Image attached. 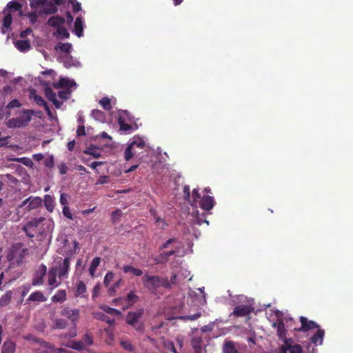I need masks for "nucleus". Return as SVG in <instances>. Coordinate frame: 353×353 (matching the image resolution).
<instances>
[{
  "instance_id": "obj_33",
  "label": "nucleus",
  "mask_w": 353,
  "mask_h": 353,
  "mask_svg": "<svg viewBox=\"0 0 353 353\" xmlns=\"http://www.w3.org/2000/svg\"><path fill=\"white\" fill-rule=\"evenodd\" d=\"M84 153L97 159L101 156V150L99 148L91 145L86 148Z\"/></svg>"
},
{
  "instance_id": "obj_24",
  "label": "nucleus",
  "mask_w": 353,
  "mask_h": 353,
  "mask_svg": "<svg viewBox=\"0 0 353 353\" xmlns=\"http://www.w3.org/2000/svg\"><path fill=\"white\" fill-rule=\"evenodd\" d=\"M84 28L83 20L81 17H79L74 21V32L78 37L83 36V31Z\"/></svg>"
},
{
  "instance_id": "obj_4",
  "label": "nucleus",
  "mask_w": 353,
  "mask_h": 353,
  "mask_svg": "<svg viewBox=\"0 0 353 353\" xmlns=\"http://www.w3.org/2000/svg\"><path fill=\"white\" fill-rule=\"evenodd\" d=\"M177 275L174 274L172 275L170 280L168 278H161L159 276H145L143 277L144 285L146 288L152 291H154L157 288L163 286L165 288H170L177 283L176 281Z\"/></svg>"
},
{
  "instance_id": "obj_36",
  "label": "nucleus",
  "mask_w": 353,
  "mask_h": 353,
  "mask_svg": "<svg viewBox=\"0 0 353 353\" xmlns=\"http://www.w3.org/2000/svg\"><path fill=\"white\" fill-rule=\"evenodd\" d=\"M123 271L125 273H130L134 276H141L143 274V271L141 270L135 268L130 265H125L123 268Z\"/></svg>"
},
{
  "instance_id": "obj_19",
  "label": "nucleus",
  "mask_w": 353,
  "mask_h": 353,
  "mask_svg": "<svg viewBox=\"0 0 353 353\" xmlns=\"http://www.w3.org/2000/svg\"><path fill=\"white\" fill-rule=\"evenodd\" d=\"M120 126V130L124 132L125 134H130L132 131L137 130L138 128V126L135 123H132L131 122H125L122 120L121 121V123L119 124Z\"/></svg>"
},
{
  "instance_id": "obj_43",
  "label": "nucleus",
  "mask_w": 353,
  "mask_h": 353,
  "mask_svg": "<svg viewBox=\"0 0 353 353\" xmlns=\"http://www.w3.org/2000/svg\"><path fill=\"white\" fill-rule=\"evenodd\" d=\"M46 3V0H30V6L34 9H41Z\"/></svg>"
},
{
  "instance_id": "obj_49",
  "label": "nucleus",
  "mask_w": 353,
  "mask_h": 353,
  "mask_svg": "<svg viewBox=\"0 0 353 353\" xmlns=\"http://www.w3.org/2000/svg\"><path fill=\"white\" fill-rule=\"evenodd\" d=\"M0 179L6 181V183H16L17 182V179L9 174L0 175Z\"/></svg>"
},
{
  "instance_id": "obj_8",
  "label": "nucleus",
  "mask_w": 353,
  "mask_h": 353,
  "mask_svg": "<svg viewBox=\"0 0 353 353\" xmlns=\"http://www.w3.org/2000/svg\"><path fill=\"white\" fill-rule=\"evenodd\" d=\"M28 254V249L23 247L21 244H14L12 246L8 254V260L12 263H19Z\"/></svg>"
},
{
  "instance_id": "obj_28",
  "label": "nucleus",
  "mask_w": 353,
  "mask_h": 353,
  "mask_svg": "<svg viewBox=\"0 0 353 353\" xmlns=\"http://www.w3.org/2000/svg\"><path fill=\"white\" fill-rule=\"evenodd\" d=\"M12 298V292L11 290H8L0 297V307L8 305Z\"/></svg>"
},
{
  "instance_id": "obj_13",
  "label": "nucleus",
  "mask_w": 353,
  "mask_h": 353,
  "mask_svg": "<svg viewBox=\"0 0 353 353\" xmlns=\"http://www.w3.org/2000/svg\"><path fill=\"white\" fill-rule=\"evenodd\" d=\"M70 259L68 258H65L63 263H60L59 265H56L52 267V268L57 269V273L59 274V279H65L68 277V272L70 268Z\"/></svg>"
},
{
  "instance_id": "obj_59",
  "label": "nucleus",
  "mask_w": 353,
  "mask_h": 353,
  "mask_svg": "<svg viewBox=\"0 0 353 353\" xmlns=\"http://www.w3.org/2000/svg\"><path fill=\"white\" fill-rule=\"evenodd\" d=\"M68 195L65 193H61L60 196V203L63 206H67L68 203Z\"/></svg>"
},
{
  "instance_id": "obj_7",
  "label": "nucleus",
  "mask_w": 353,
  "mask_h": 353,
  "mask_svg": "<svg viewBox=\"0 0 353 353\" xmlns=\"http://www.w3.org/2000/svg\"><path fill=\"white\" fill-rule=\"evenodd\" d=\"M65 19L59 16H53L48 21V25L56 29L53 34L59 39H66L69 37V32L64 26Z\"/></svg>"
},
{
  "instance_id": "obj_15",
  "label": "nucleus",
  "mask_w": 353,
  "mask_h": 353,
  "mask_svg": "<svg viewBox=\"0 0 353 353\" xmlns=\"http://www.w3.org/2000/svg\"><path fill=\"white\" fill-rule=\"evenodd\" d=\"M42 199L39 196L29 197L25 199L21 204V207L26 206L28 204L27 210H31L37 208L41 205Z\"/></svg>"
},
{
  "instance_id": "obj_54",
  "label": "nucleus",
  "mask_w": 353,
  "mask_h": 353,
  "mask_svg": "<svg viewBox=\"0 0 353 353\" xmlns=\"http://www.w3.org/2000/svg\"><path fill=\"white\" fill-rule=\"evenodd\" d=\"M114 274L112 272H108L104 278V284L107 287L112 281L114 279Z\"/></svg>"
},
{
  "instance_id": "obj_5",
  "label": "nucleus",
  "mask_w": 353,
  "mask_h": 353,
  "mask_svg": "<svg viewBox=\"0 0 353 353\" xmlns=\"http://www.w3.org/2000/svg\"><path fill=\"white\" fill-rule=\"evenodd\" d=\"M146 147V143L143 138L135 136L132 138L126 148L124 157L126 161H129L133 157H139L142 150Z\"/></svg>"
},
{
  "instance_id": "obj_52",
  "label": "nucleus",
  "mask_w": 353,
  "mask_h": 353,
  "mask_svg": "<svg viewBox=\"0 0 353 353\" xmlns=\"http://www.w3.org/2000/svg\"><path fill=\"white\" fill-rule=\"evenodd\" d=\"M66 325H67V322L64 319H57L54 321V327L56 328L63 329V328H65Z\"/></svg>"
},
{
  "instance_id": "obj_46",
  "label": "nucleus",
  "mask_w": 353,
  "mask_h": 353,
  "mask_svg": "<svg viewBox=\"0 0 353 353\" xmlns=\"http://www.w3.org/2000/svg\"><path fill=\"white\" fill-rule=\"evenodd\" d=\"M224 353H237L232 342H226L223 346Z\"/></svg>"
},
{
  "instance_id": "obj_18",
  "label": "nucleus",
  "mask_w": 353,
  "mask_h": 353,
  "mask_svg": "<svg viewBox=\"0 0 353 353\" xmlns=\"http://www.w3.org/2000/svg\"><path fill=\"white\" fill-rule=\"evenodd\" d=\"M201 208L204 210H210L213 208L214 205V201L211 196H203L201 199Z\"/></svg>"
},
{
  "instance_id": "obj_29",
  "label": "nucleus",
  "mask_w": 353,
  "mask_h": 353,
  "mask_svg": "<svg viewBox=\"0 0 353 353\" xmlns=\"http://www.w3.org/2000/svg\"><path fill=\"white\" fill-rule=\"evenodd\" d=\"M192 345L196 353H202V347L204 344L200 337H194L192 340Z\"/></svg>"
},
{
  "instance_id": "obj_22",
  "label": "nucleus",
  "mask_w": 353,
  "mask_h": 353,
  "mask_svg": "<svg viewBox=\"0 0 353 353\" xmlns=\"http://www.w3.org/2000/svg\"><path fill=\"white\" fill-rule=\"evenodd\" d=\"M251 309L248 305H239L234 308L233 314L237 316H245L249 314Z\"/></svg>"
},
{
  "instance_id": "obj_27",
  "label": "nucleus",
  "mask_w": 353,
  "mask_h": 353,
  "mask_svg": "<svg viewBox=\"0 0 353 353\" xmlns=\"http://www.w3.org/2000/svg\"><path fill=\"white\" fill-rule=\"evenodd\" d=\"M92 315L94 319L105 321L110 325H113L115 322L114 319H110L101 312H94Z\"/></svg>"
},
{
  "instance_id": "obj_14",
  "label": "nucleus",
  "mask_w": 353,
  "mask_h": 353,
  "mask_svg": "<svg viewBox=\"0 0 353 353\" xmlns=\"http://www.w3.org/2000/svg\"><path fill=\"white\" fill-rule=\"evenodd\" d=\"M143 314V309H139L136 311L129 312L127 314L126 322L128 324L135 326Z\"/></svg>"
},
{
  "instance_id": "obj_25",
  "label": "nucleus",
  "mask_w": 353,
  "mask_h": 353,
  "mask_svg": "<svg viewBox=\"0 0 353 353\" xmlns=\"http://www.w3.org/2000/svg\"><path fill=\"white\" fill-rule=\"evenodd\" d=\"M16 345L11 341H6L1 347V353H14Z\"/></svg>"
},
{
  "instance_id": "obj_40",
  "label": "nucleus",
  "mask_w": 353,
  "mask_h": 353,
  "mask_svg": "<svg viewBox=\"0 0 353 353\" xmlns=\"http://www.w3.org/2000/svg\"><path fill=\"white\" fill-rule=\"evenodd\" d=\"M75 288L77 296H82L86 291V286L81 281H79L76 283Z\"/></svg>"
},
{
  "instance_id": "obj_34",
  "label": "nucleus",
  "mask_w": 353,
  "mask_h": 353,
  "mask_svg": "<svg viewBox=\"0 0 353 353\" xmlns=\"http://www.w3.org/2000/svg\"><path fill=\"white\" fill-rule=\"evenodd\" d=\"M101 259L99 257H95L92 259L89 268V273L92 277L95 276V272L100 264Z\"/></svg>"
},
{
  "instance_id": "obj_44",
  "label": "nucleus",
  "mask_w": 353,
  "mask_h": 353,
  "mask_svg": "<svg viewBox=\"0 0 353 353\" xmlns=\"http://www.w3.org/2000/svg\"><path fill=\"white\" fill-rule=\"evenodd\" d=\"M99 103L105 110H110L112 108V99L108 97L102 98Z\"/></svg>"
},
{
  "instance_id": "obj_55",
  "label": "nucleus",
  "mask_w": 353,
  "mask_h": 353,
  "mask_svg": "<svg viewBox=\"0 0 353 353\" xmlns=\"http://www.w3.org/2000/svg\"><path fill=\"white\" fill-rule=\"evenodd\" d=\"M121 281V280L118 281L113 285H112L111 287L109 288V289L108 290V293L110 296L114 295V294L116 292V289L119 287Z\"/></svg>"
},
{
  "instance_id": "obj_1",
  "label": "nucleus",
  "mask_w": 353,
  "mask_h": 353,
  "mask_svg": "<svg viewBox=\"0 0 353 353\" xmlns=\"http://www.w3.org/2000/svg\"><path fill=\"white\" fill-rule=\"evenodd\" d=\"M272 327L276 328L277 335L283 341L279 347V353H303L302 347L295 343L292 339H287V330L292 327V319L285 316L279 310H270L266 312Z\"/></svg>"
},
{
  "instance_id": "obj_10",
  "label": "nucleus",
  "mask_w": 353,
  "mask_h": 353,
  "mask_svg": "<svg viewBox=\"0 0 353 353\" xmlns=\"http://www.w3.org/2000/svg\"><path fill=\"white\" fill-rule=\"evenodd\" d=\"M62 315L71 320L74 325V330L70 331L69 337H74L77 335L76 332V322L77 321L79 316L78 310H71L69 308H64L62 310Z\"/></svg>"
},
{
  "instance_id": "obj_61",
  "label": "nucleus",
  "mask_w": 353,
  "mask_h": 353,
  "mask_svg": "<svg viewBox=\"0 0 353 353\" xmlns=\"http://www.w3.org/2000/svg\"><path fill=\"white\" fill-rule=\"evenodd\" d=\"M77 136H84L85 134V127L83 125H79L78 128L77 130Z\"/></svg>"
},
{
  "instance_id": "obj_9",
  "label": "nucleus",
  "mask_w": 353,
  "mask_h": 353,
  "mask_svg": "<svg viewBox=\"0 0 353 353\" xmlns=\"http://www.w3.org/2000/svg\"><path fill=\"white\" fill-rule=\"evenodd\" d=\"M31 120V113L29 110L23 111L16 118L9 119L6 123L9 128H21L27 125Z\"/></svg>"
},
{
  "instance_id": "obj_31",
  "label": "nucleus",
  "mask_w": 353,
  "mask_h": 353,
  "mask_svg": "<svg viewBox=\"0 0 353 353\" xmlns=\"http://www.w3.org/2000/svg\"><path fill=\"white\" fill-rule=\"evenodd\" d=\"M66 300V292L64 290H59L52 297V302L63 303Z\"/></svg>"
},
{
  "instance_id": "obj_56",
  "label": "nucleus",
  "mask_w": 353,
  "mask_h": 353,
  "mask_svg": "<svg viewBox=\"0 0 353 353\" xmlns=\"http://www.w3.org/2000/svg\"><path fill=\"white\" fill-rule=\"evenodd\" d=\"M82 342L83 343L84 345H90L93 343V339H92V336H90L88 334H86L84 336Z\"/></svg>"
},
{
  "instance_id": "obj_41",
  "label": "nucleus",
  "mask_w": 353,
  "mask_h": 353,
  "mask_svg": "<svg viewBox=\"0 0 353 353\" xmlns=\"http://www.w3.org/2000/svg\"><path fill=\"white\" fill-rule=\"evenodd\" d=\"M122 120L124 121V123L132 121L131 117H130V115L127 111L121 110V111L119 112V116H118L119 124L121 123V121H122Z\"/></svg>"
},
{
  "instance_id": "obj_50",
  "label": "nucleus",
  "mask_w": 353,
  "mask_h": 353,
  "mask_svg": "<svg viewBox=\"0 0 353 353\" xmlns=\"http://www.w3.org/2000/svg\"><path fill=\"white\" fill-rule=\"evenodd\" d=\"M37 226V222L36 221H30L28 224H26L23 227V230L26 232V234L30 237L34 236V234L30 233V231H28L32 227H36Z\"/></svg>"
},
{
  "instance_id": "obj_42",
  "label": "nucleus",
  "mask_w": 353,
  "mask_h": 353,
  "mask_svg": "<svg viewBox=\"0 0 353 353\" xmlns=\"http://www.w3.org/2000/svg\"><path fill=\"white\" fill-rule=\"evenodd\" d=\"M99 308L108 314H117V315L121 314V312L119 310L112 308V307H110L106 305H101L99 306Z\"/></svg>"
},
{
  "instance_id": "obj_3",
  "label": "nucleus",
  "mask_w": 353,
  "mask_h": 353,
  "mask_svg": "<svg viewBox=\"0 0 353 353\" xmlns=\"http://www.w3.org/2000/svg\"><path fill=\"white\" fill-rule=\"evenodd\" d=\"M171 248L169 252H164L154 259L157 263H163L168 261L169 256L176 254L179 257L183 256L188 253V250H185L176 239H170L161 246V249Z\"/></svg>"
},
{
  "instance_id": "obj_32",
  "label": "nucleus",
  "mask_w": 353,
  "mask_h": 353,
  "mask_svg": "<svg viewBox=\"0 0 353 353\" xmlns=\"http://www.w3.org/2000/svg\"><path fill=\"white\" fill-rule=\"evenodd\" d=\"M44 205L50 212H52L54 208V198L49 195L46 194L44 196Z\"/></svg>"
},
{
  "instance_id": "obj_62",
  "label": "nucleus",
  "mask_w": 353,
  "mask_h": 353,
  "mask_svg": "<svg viewBox=\"0 0 353 353\" xmlns=\"http://www.w3.org/2000/svg\"><path fill=\"white\" fill-rule=\"evenodd\" d=\"M100 290H101V287H100V285L98 284V285H96L94 288H93V290H92V298L94 299L96 298L99 292H100Z\"/></svg>"
},
{
  "instance_id": "obj_64",
  "label": "nucleus",
  "mask_w": 353,
  "mask_h": 353,
  "mask_svg": "<svg viewBox=\"0 0 353 353\" xmlns=\"http://www.w3.org/2000/svg\"><path fill=\"white\" fill-rule=\"evenodd\" d=\"M72 7L74 12H78L81 10V4L78 2H74L72 3Z\"/></svg>"
},
{
  "instance_id": "obj_2",
  "label": "nucleus",
  "mask_w": 353,
  "mask_h": 353,
  "mask_svg": "<svg viewBox=\"0 0 353 353\" xmlns=\"http://www.w3.org/2000/svg\"><path fill=\"white\" fill-rule=\"evenodd\" d=\"M77 84L72 79L68 78H61L59 83H54L56 89H61L57 95L51 88H46L45 92L48 99L52 102L57 108H60L63 100L70 98L72 91L76 88Z\"/></svg>"
},
{
  "instance_id": "obj_20",
  "label": "nucleus",
  "mask_w": 353,
  "mask_h": 353,
  "mask_svg": "<svg viewBox=\"0 0 353 353\" xmlns=\"http://www.w3.org/2000/svg\"><path fill=\"white\" fill-rule=\"evenodd\" d=\"M30 96H31V98H32L34 99V101L39 105L44 107V108H45L48 115L51 117H52V113H51V112L50 110V108L48 106L46 102L44 101V99L41 97L36 94L34 93V92H32Z\"/></svg>"
},
{
  "instance_id": "obj_39",
  "label": "nucleus",
  "mask_w": 353,
  "mask_h": 353,
  "mask_svg": "<svg viewBox=\"0 0 353 353\" xmlns=\"http://www.w3.org/2000/svg\"><path fill=\"white\" fill-rule=\"evenodd\" d=\"M57 49L60 50V51L61 52L64 53L63 54H69V52L72 49V46L69 43H60L57 46Z\"/></svg>"
},
{
  "instance_id": "obj_58",
  "label": "nucleus",
  "mask_w": 353,
  "mask_h": 353,
  "mask_svg": "<svg viewBox=\"0 0 353 353\" xmlns=\"http://www.w3.org/2000/svg\"><path fill=\"white\" fill-rule=\"evenodd\" d=\"M21 106L20 102L17 99L12 100L7 105V108H18Z\"/></svg>"
},
{
  "instance_id": "obj_45",
  "label": "nucleus",
  "mask_w": 353,
  "mask_h": 353,
  "mask_svg": "<svg viewBox=\"0 0 353 353\" xmlns=\"http://www.w3.org/2000/svg\"><path fill=\"white\" fill-rule=\"evenodd\" d=\"M201 316V313L200 312H197L194 314H192V315H185V316H177V317H174L173 319H181V320H183V321H195L197 319H199V317Z\"/></svg>"
},
{
  "instance_id": "obj_30",
  "label": "nucleus",
  "mask_w": 353,
  "mask_h": 353,
  "mask_svg": "<svg viewBox=\"0 0 353 353\" xmlns=\"http://www.w3.org/2000/svg\"><path fill=\"white\" fill-rule=\"evenodd\" d=\"M57 11V7L56 5L53 4L52 3L46 0V3L45 6L42 7L41 10H39V12H43L45 14H52L54 13Z\"/></svg>"
},
{
  "instance_id": "obj_60",
  "label": "nucleus",
  "mask_w": 353,
  "mask_h": 353,
  "mask_svg": "<svg viewBox=\"0 0 353 353\" xmlns=\"http://www.w3.org/2000/svg\"><path fill=\"white\" fill-rule=\"evenodd\" d=\"M68 167L65 163H62L59 165V170L61 174H64L68 172Z\"/></svg>"
},
{
  "instance_id": "obj_57",
  "label": "nucleus",
  "mask_w": 353,
  "mask_h": 353,
  "mask_svg": "<svg viewBox=\"0 0 353 353\" xmlns=\"http://www.w3.org/2000/svg\"><path fill=\"white\" fill-rule=\"evenodd\" d=\"M63 214L69 219H73L72 214L70 210V208L68 206H63Z\"/></svg>"
},
{
  "instance_id": "obj_6",
  "label": "nucleus",
  "mask_w": 353,
  "mask_h": 353,
  "mask_svg": "<svg viewBox=\"0 0 353 353\" xmlns=\"http://www.w3.org/2000/svg\"><path fill=\"white\" fill-rule=\"evenodd\" d=\"M21 6L17 1H11L7 4L6 8L0 13V20L3 21L1 32L5 34L12 23V13L14 12H21Z\"/></svg>"
},
{
  "instance_id": "obj_48",
  "label": "nucleus",
  "mask_w": 353,
  "mask_h": 353,
  "mask_svg": "<svg viewBox=\"0 0 353 353\" xmlns=\"http://www.w3.org/2000/svg\"><path fill=\"white\" fill-rule=\"evenodd\" d=\"M69 347L77 350H81L85 349L84 344L82 341H71Z\"/></svg>"
},
{
  "instance_id": "obj_12",
  "label": "nucleus",
  "mask_w": 353,
  "mask_h": 353,
  "mask_svg": "<svg viewBox=\"0 0 353 353\" xmlns=\"http://www.w3.org/2000/svg\"><path fill=\"white\" fill-rule=\"evenodd\" d=\"M137 300V296L133 293L130 292L126 299H116L114 300V304L115 305H123V308L125 309L133 305Z\"/></svg>"
},
{
  "instance_id": "obj_51",
  "label": "nucleus",
  "mask_w": 353,
  "mask_h": 353,
  "mask_svg": "<svg viewBox=\"0 0 353 353\" xmlns=\"http://www.w3.org/2000/svg\"><path fill=\"white\" fill-rule=\"evenodd\" d=\"M14 161L23 163L27 166H32L33 165L32 161L30 158L26 157L16 158L14 159Z\"/></svg>"
},
{
  "instance_id": "obj_37",
  "label": "nucleus",
  "mask_w": 353,
  "mask_h": 353,
  "mask_svg": "<svg viewBox=\"0 0 353 353\" xmlns=\"http://www.w3.org/2000/svg\"><path fill=\"white\" fill-rule=\"evenodd\" d=\"M46 268L44 265H41L39 267L38 270V274L39 273L41 274L40 278H35L32 281V285H40L42 284V277L46 274Z\"/></svg>"
},
{
  "instance_id": "obj_21",
  "label": "nucleus",
  "mask_w": 353,
  "mask_h": 353,
  "mask_svg": "<svg viewBox=\"0 0 353 353\" xmlns=\"http://www.w3.org/2000/svg\"><path fill=\"white\" fill-rule=\"evenodd\" d=\"M14 46L22 52H26L30 49V43L28 40H17L14 41Z\"/></svg>"
},
{
  "instance_id": "obj_53",
  "label": "nucleus",
  "mask_w": 353,
  "mask_h": 353,
  "mask_svg": "<svg viewBox=\"0 0 353 353\" xmlns=\"http://www.w3.org/2000/svg\"><path fill=\"white\" fill-rule=\"evenodd\" d=\"M192 198H193V201H192L191 205L192 206L196 207L197 206L198 199H201V196H200V194L198 192V190H196V189H194L193 190V191H192Z\"/></svg>"
},
{
  "instance_id": "obj_11",
  "label": "nucleus",
  "mask_w": 353,
  "mask_h": 353,
  "mask_svg": "<svg viewBox=\"0 0 353 353\" xmlns=\"http://www.w3.org/2000/svg\"><path fill=\"white\" fill-rule=\"evenodd\" d=\"M56 271V268H51L48 273V284L50 287L51 291L59 286L63 279L59 278V274Z\"/></svg>"
},
{
  "instance_id": "obj_16",
  "label": "nucleus",
  "mask_w": 353,
  "mask_h": 353,
  "mask_svg": "<svg viewBox=\"0 0 353 353\" xmlns=\"http://www.w3.org/2000/svg\"><path fill=\"white\" fill-rule=\"evenodd\" d=\"M300 321L301 323V327L299 329H296V327H293L294 330H301L303 332H307L310 330L318 328L319 325L314 321H308L305 317L301 316L300 318ZM292 323L294 321L292 320ZM293 323H292V325ZM292 328V327H291Z\"/></svg>"
},
{
  "instance_id": "obj_63",
  "label": "nucleus",
  "mask_w": 353,
  "mask_h": 353,
  "mask_svg": "<svg viewBox=\"0 0 353 353\" xmlns=\"http://www.w3.org/2000/svg\"><path fill=\"white\" fill-rule=\"evenodd\" d=\"M183 192L185 195V198L187 200H190V188L188 185H185L183 188Z\"/></svg>"
},
{
  "instance_id": "obj_17",
  "label": "nucleus",
  "mask_w": 353,
  "mask_h": 353,
  "mask_svg": "<svg viewBox=\"0 0 353 353\" xmlns=\"http://www.w3.org/2000/svg\"><path fill=\"white\" fill-rule=\"evenodd\" d=\"M59 59L66 68L72 66L79 67L81 65L79 61L72 57L70 54L60 55Z\"/></svg>"
},
{
  "instance_id": "obj_35",
  "label": "nucleus",
  "mask_w": 353,
  "mask_h": 353,
  "mask_svg": "<svg viewBox=\"0 0 353 353\" xmlns=\"http://www.w3.org/2000/svg\"><path fill=\"white\" fill-rule=\"evenodd\" d=\"M174 274H176L177 275L176 279V281L177 283L176 284H178L183 279H185V278H187L190 275V273L188 270H185V269L183 270L182 268H180V271L179 272L174 271L172 272V275H173Z\"/></svg>"
},
{
  "instance_id": "obj_47",
  "label": "nucleus",
  "mask_w": 353,
  "mask_h": 353,
  "mask_svg": "<svg viewBox=\"0 0 353 353\" xmlns=\"http://www.w3.org/2000/svg\"><path fill=\"white\" fill-rule=\"evenodd\" d=\"M121 345L123 349L129 352H134L135 350L134 346L132 344L130 341L121 340L120 342Z\"/></svg>"
},
{
  "instance_id": "obj_38",
  "label": "nucleus",
  "mask_w": 353,
  "mask_h": 353,
  "mask_svg": "<svg viewBox=\"0 0 353 353\" xmlns=\"http://www.w3.org/2000/svg\"><path fill=\"white\" fill-rule=\"evenodd\" d=\"M92 117L96 120L99 121L101 123H104L105 121V114L99 110H94L92 112Z\"/></svg>"
},
{
  "instance_id": "obj_23",
  "label": "nucleus",
  "mask_w": 353,
  "mask_h": 353,
  "mask_svg": "<svg viewBox=\"0 0 353 353\" xmlns=\"http://www.w3.org/2000/svg\"><path fill=\"white\" fill-rule=\"evenodd\" d=\"M47 300V298L45 296L43 293L40 291H37L35 292H32L27 299L28 301H34V302H44Z\"/></svg>"
},
{
  "instance_id": "obj_26",
  "label": "nucleus",
  "mask_w": 353,
  "mask_h": 353,
  "mask_svg": "<svg viewBox=\"0 0 353 353\" xmlns=\"http://www.w3.org/2000/svg\"><path fill=\"white\" fill-rule=\"evenodd\" d=\"M324 334V330L318 327L316 332L312 337V342L316 345H321L323 343Z\"/></svg>"
}]
</instances>
